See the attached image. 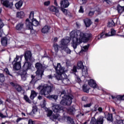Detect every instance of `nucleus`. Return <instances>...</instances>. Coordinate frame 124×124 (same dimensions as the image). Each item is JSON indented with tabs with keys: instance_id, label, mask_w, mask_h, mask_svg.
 Returning a JSON list of instances; mask_svg holds the SVG:
<instances>
[{
	"instance_id": "f257e3e1",
	"label": "nucleus",
	"mask_w": 124,
	"mask_h": 124,
	"mask_svg": "<svg viewBox=\"0 0 124 124\" xmlns=\"http://www.w3.org/2000/svg\"><path fill=\"white\" fill-rule=\"evenodd\" d=\"M70 36L71 38H73L71 43L72 46L74 49V51L77 54V53H79V55H82L83 53L87 52V51L89 50V47H90V45H89L81 47V50L79 51L76 49L79 44L82 42H87V41H88L90 38L92 37V34L84 33L83 32L80 31L74 30L70 33Z\"/></svg>"
},
{
	"instance_id": "f03ea898",
	"label": "nucleus",
	"mask_w": 124,
	"mask_h": 124,
	"mask_svg": "<svg viewBox=\"0 0 124 124\" xmlns=\"http://www.w3.org/2000/svg\"><path fill=\"white\" fill-rule=\"evenodd\" d=\"M54 68L56 71L57 75L55 77L57 80H62V82L65 85L69 83V79L67 78V76L64 73V70L61 65V63H58L57 66H54Z\"/></svg>"
},
{
	"instance_id": "7ed1b4c3",
	"label": "nucleus",
	"mask_w": 124,
	"mask_h": 124,
	"mask_svg": "<svg viewBox=\"0 0 124 124\" xmlns=\"http://www.w3.org/2000/svg\"><path fill=\"white\" fill-rule=\"evenodd\" d=\"M37 90H41L40 92V94L42 95H48L52 93V90L54 89V86L53 84L48 85L47 84H45L44 85H40L37 88Z\"/></svg>"
},
{
	"instance_id": "20e7f679",
	"label": "nucleus",
	"mask_w": 124,
	"mask_h": 124,
	"mask_svg": "<svg viewBox=\"0 0 124 124\" xmlns=\"http://www.w3.org/2000/svg\"><path fill=\"white\" fill-rule=\"evenodd\" d=\"M66 92L65 91H63L61 93L60 96L62 97V99L60 102L62 105H71L72 103V100L73 99V96H69L65 95Z\"/></svg>"
},
{
	"instance_id": "39448f33",
	"label": "nucleus",
	"mask_w": 124,
	"mask_h": 124,
	"mask_svg": "<svg viewBox=\"0 0 124 124\" xmlns=\"http://www.w3.org/2000/svg\"><path fill=\"white\" fill-rule=\"evenodd\" d=\"M35 67L37 69L36 72V78H37L38 80L42 79V76H43V73H44V69H45V67L43 66L42 63L38 62L35 63Z\"/></svg>"
},
{
	"instance_id": "423d86ee",
	"label": "nucleus",
	"mask_w": 124,
	"mask_h": 124,
	"mask_svg": "<svg viewBox=\"0 0 124 124\" xmlns=\"http://www.w3.org/2000/svg\"><path fill=\"white\" fill-rule=\"evenodd\" d=\"M22 58H23V55L20 56L16 55V58L12 62V64H13V69L15 70H19L21 69Z\"/></svg>"
},
{
	"instance_id": "0eeeda50",
	"label": "nucleus",
	"mask_w": 124,
	"mask_h": 124,
	"mask_svg": "<svg viewBox=\"0 0 124 124\" xmlns=\"http://www.w3.org/2000/svg\"><path fill=\"white\" fill-rule=\"evenodd\" d=\"M51 119L52 120H58L59 122H64L65 121V119H67V122H69L70 124H72L73 123V119L69 117H62L59 114H56L55 115H53L51 117Z\"/></svg>"
},
{
	"instance_id": "6e6552de",
	"label": "nucleus",
	"mask_w": 124,
	"mask_h": 124,
	"mask_svg": "<svg viewBox=\"0 0 124 124\" xmlns=\"http://www.w3.org/2000/svg\"><path fill=\"white\" fill-rule=\"evenodd\" d=\"M32 23L30 22V19L29 18H27L26 20V26L28 30H33V26H35V27L38 26V21L36 20V19H33L31 20Z\"/></svg>"
},
{
	"instance_id": "1a4fd4ad",
	"label": "nucleus",
	"mask_w": 124,
	"mask_h": 124,
	"mask_svg": "<svg viewBox=\"0 0 124 124\" xmlns=\"http://www.w3.org/2000/svg\"><path fill=\"white\" fill-rule=\"evenodd\" d=\"M116 34V31L114 29H111L110 32H108V33H104L102 32L100 35L98 36V40L99 39H102V38H105L106 37H108L109 36H113Z\"/></svg>"
},
{
	"instance_id": "9d476101",
	"label": "nucleus",
	"mask_w": 124,
	"mask_h": 124,
	"mask_svg": "<svg viewBox=\"0 0 124 124\" xmlns=\"http://www.w3.org/2000/svg\"><path fill=\"white\" fill-rule=\"evenodd\" d=\"M77 68L78 69H82V75L83 76H87L88 75V70L87 68H85L84 66V64L82 61H79L77 63Z\"/></svg>"
},
{
	"instance_id": "9b49d317",
	"label": "nucleus",
	"mask_w": 124,
	"mask_h": 124,
	"mask_svg": "<svg viewBox=\"0 0 124 124\" xmlns=\"http://www.w3.org/2000/svg\"><path fill=\"white\" fill-rule=\"evenodd\" d=\"M51 108L54 113H60L61 111H63V107L58 104H53Z\"/></svg>"
},
{
	"instance_id": "f8f14e48",
	"label": "nucleus",
	"mask_w": 124,
	"mask_h": 124,
	"mask_svg": "<svg viewBox=\"0 0 124 124\" xmlns=\"http://www.w3.org/2000/svg\"><path fill=\"white\" fill-rule=\"evenodd\" d=\"M70 42V39H63L61 40L60 47L62 49H64L68 46V43Z\"/></svg>"
},
{
	"instance_id": "ddd939ff",
	"label": "nucleus",
	"mask_w": 124,
	"mask_h": 124,
	"mask_svg": "<svg viewBox=\"0 0 124 124\" xmlns=\"http://www.w3.org/2000/svg\"><path fill=\"white\" fill-rule=\"evenodd\" d=\"M48 9H49L50 11H51V12H53V14L57 17H60L61 14L60 13L59 8L55 7L54 6H50L49 7Z\"/></svg>"
},
{
	"instance_id": "4468645a",
	"label": "nucleus",
	"mask_w": 124,
	"mask_h": 124,
	"mask_svg": "<svg viewBox=\"0 0 124 124\" xmlns=\"http://www.w3.org/2000/svg\"><path fill=\"white\" fill-rule=\"evenodd\" d=\"M0 1L4 6L8 7V8H11L13 5V2L10 1L8 0H0Z\"/></svg>"
},
{
	"instance_id": "2eb2a0df",
	"label": "nucleus",
	"mask_w": 124,
	"mask_h": 124,
	"mask_svg": "<svg viewBox=\"0 0 124 124\" xmlns=\"http://www.w3.org/2000/svg\"><path fill=\"white\" fill-rule=\"evenodd\" d=\"M31 56L32 54L31 51H26L24 54L26 62H28L29 61L31 62Z\"/></svg>"
},
{
	"instance_id": "dca6fc26",
	"label": "nucleus",
	"mask_w": 124,
	"mask_h": 124,
	"mask_svg": "<svg viewBox=\"0 0 124 124\" xmlns=\"http://www.w3.org/2000/svg\"><path fill=\"white\" fill-rule=\"evenodd\" d=\"M118 22V18H115L113 19H110L108 20V27L109 28H112L113 27H115L116 24H117Z\"/></svg>"
},
{
	"instance_id": "f3484780",
	"label": "nucleus",
	"mask_w": 124,
	"mask_h": 124,
	"mask_svg": "<svg viewBox=\"0 0 124 124\" xmlns=\"http://www.w3.org/2000/svg\"><path fill=\"white\" fill-rule=\"evenodd\" d=\"M31 64L30 62L26 61L23 66V70H21V71H28L29 69H31Z\"/></svg>"
},
{
	"instance_id": "a211bd4d",
	"label": "nucleus",
	"mask_w": 124,
	"mask_h": 124,
	"mask_svg": "<svg viewBox=\"0 0 124 124\" xmlns=\"http://www.w3.org/2000/svg\"><path fill=\"white\" fill-rule=\"evenodd\" d=\"M19 74L21 76V80L22 81H26V80H27V78H28V73H27V71L20 70Z\"/></svg>"
},
{
	"instance_id": "6ab92c4d",
	"label": "nucleus",
	"mask_w": 124,
	"mask_h": 124,
	"mask_svg": "<svg viewBox=\"0 0 124 124\" xmlns=\"http://www.w3.org/2000/svg\"><path fill=\"white\" fill-rule=\"evenodd\" d=\"M61 8H67L69 6L68 0H62L60 3Z\"/></svg>"
},
{
	"instance_id": "aec40b11",
	"label": "nucleus",
	"mask_w": 124,
	"mask_h": 124,
	"mask_svg": "<svg viewBox=\"0 0 124 124\" xmlns=\"http://www.w3.org/2000/svg\"><path fill=\"white\" fill-rule=\"evenodd\" d=\"M88 85L91 87V88H93V89H97V88H98L97 84H96V82H95V81L93 80V79L88 80Z\"/></svg>"
},
{
	"instance_id": "412c9836",
	"label": "nucleus",
	"mask_w": 124,
	"mask_h": 124,
	"mask_svg": "<svg viewBox=\"0 0 124 124\" xmlns=\"http://www.w3.org/2000/svg\"><path fill=\"white\" fill-rule=\"evenodd\" d=\"M24 26H25L24 23L20 22L16 26V30L18 31H21L24 30Z\"/></svg>"
},
{
	"instance_id": "4be33fe9",
	"label": "nucleus",
	"mask_w": 124,
	"mask_h": 124,
	"mask_svg": "<svg viewBox=\"0 0 124 124\" xmlns=\"http://www.w3.org/2000/svg\"><path fill=\"white\" fill-rule=\"evenodd\" d=\"M51 27L47 25H46L42 29L41 32H42V33H48Z\"/></svg>"
},
{
	"instance_id": "5701e85b",
	"label": "nucleus",
	"mask_w": 124,
	"mask_h": 124,
	"mask_svg": "<svg viewBox=\"0 0 124 124\" xmlns=\"http://www.w3.org/2000/svg\"><path fill=\"white\" fill-rule=\"evenodd\" d=\"M104 117L103 116H99L97 120L95 119L96 124H103L104 122Z\"/></svg>"
},
{
	"instance_id": "b1692460",
	"label": "nucleus",
	"mask_w": 124,
	"mask_h": 124,
	"mask_svg": "<svg viewBox=\"0 0 124 124\" xmlns=\"http://www.w3.org/2000/svg\"><path fill=\"white\" fill-rule=\"evenodd\" d=\"M83 22L87 28H88L92 25V21L88 18L84 19Z\"/></svg>"
},
{
	"instance_id": "393cba45",
	"label": "nucleus",
	"mask_w": 124,
	"mask_h": 124,
	"mask_svg": "<svg viewBox=\"0 0 124 124\" xmlns=\"http://www.w3.org/2000/svg\"><path fill=\"white\" fill-rule=\"evenodd\" d=\"M8 41V39L6 37H3L1 39V43L2 46L5 47L6 45H7V42Z\"/></svg>"
},
{
	"instance_id": "a878e982",
	"label": "nucleus",
	"mask_w": 124,
	"mask_h": 124,
	"mask_svg": "<svg viewBox=\"0 0 124 124\" xmlns=\"http://www.w3.org/2000/svg\"><path fill=\"white\" fill-rule=\"evenodd\" d=\"M16 17L19 19H22L25 17V13L23 11L17 12L16 13Z\"/></svg>"
},
{
	"instance_id": "bb28decb",
	"label": "nucleus",
	"mask_w": 124,
	"mask_h": 124,
	"mask_svg": "<svg viewBox=\"0 0 124 124\" xmlns=\"http://www.w3.org/2000/svg\"><path fill=\"white\" fill-rule=\"evenodd\" d=\"M117 10L119 14H122L124 12V6H122L121 5H118L117 6Z\"/></svg>"
},
{
	"instance_id": "cd10ccee",
	"label": "nucleus",
	"mask_w": 124,
	"mask_h": 124,
	"mask_svg": "<svg viewBox=\"0 0 124 124\" xmlns=\"http://www.w3.org/2000/svg\"><path fill=\"white\" fill-rule=\"evenodd\" d=\"M32 80L30 82V85H33L36 81L39 80L37 79V78H36V76H31Z\"/></svg>"
},
{
	"instance_id": "c85d7f7f",
	"label": "nucleus",
	"mask_w": 124,
	"mask_h": 124,
	"mask_svg": "<svg viewBox=\"0 0 124 124\" xmlns=\"http://www.w3.org/2000/svg\"><path fill=\"white\" fill-rule=\"evenodd\" d=\"M75 108L74 107H70L68 109V112L70 114V115H73L74 113H75Z\"/></svg>"
},
{
	"instance_id": "c756f323",
	"label": "nucleus",
	"mask_w": 124,
	"mask_h": 124,
	"mask_svg": "<svg viewBox=\"0 0 124 124\" xmlns=\"http://www.w3.org/2000/svg\"><path fill=\"white\" fill-rule=\"evenodd\" d=\"M46 112H47V117H50V119H52L53 121H54V120H55V119H52V116L53 115H56V114H53V115H52V114H53V111H52L51 110L49 109H48V108H47Z\"/></svg>"
},
{
	"instance_id": "7c9ffc66",
	"label": "nucleus",
	"mask_w": 124,
	"mask_h": 124,
	"mask_svg": "<svg viewBox=\"0 0 124 124\" xmlns=\"http://www.w3.org/2000/svg\"><path fill=\"white\" fill-rule=\"evenodd\" d=\"M82 90L84 93H89V90H90V88H89V86L87 84H84L82 86Z\"/></svg>"
},
{
	"instance_id": "2f4dec72",
	"label": "nucleus",
	"mask_w": 124,
	"mask_h": 124,
	"mask_svg": "<svg viewBox=\"0 0 124 124\" xmlns=\"http://www.w3.org/2000/svg\"><path fill=\"white\" fill-rule=\"evenodd\" d=\"M23 5V1L20 0L17 3H16L15 6L17 9H19V8H21V7Z\"/></svg>"
},
{
	"instance_id": "473e14b6",
	"label": "nucleus",
	"mask_w": 124,
	"mask_h": 124,
	"mask_svg": "<svg viewBox=\"0 0 124 124\" xmlns=\"http://www.w3.org/2000/svg\"><path fill=\"white\" fill-rule=\"evenodd\" d=\"M58 97H59V96L57 95H50L49 96H46V98H48L49 99H54V100H57L58 99Z\"/></svg>"
},
{
	"instance_id": "72a5a7b5",
	"label": "nucleus",
	"mask_w": 124,
	"mask_h": 124,
	"mask_svg": "<svg viewBox=\"0 0 124 124\" xmlns=\"http://www.w3.org/2000/svg\"><path fill=\"white\" fill-rule=\"evenodd\" d=\"M36 95H37V93H36V92H35V91L33 90L31 91V96H30L31 99H33L34 97L36 96Z\"/></svg>"
},
{
	"instance_id": "f704fd0d",
	"label": "nucleus",
	"mask_w": 124,
	"mask_h": 124,
	"mask_svg": "<svg viewBox=\"0 0 124 124\" xmlns=\"http://www.w3.org/2000/svg\"><path fill=\"white\" fill-rule=\"evenodd\" d=\"M105 117L108 121H112L113 119V116L112 115V114L108 113L105 115Z\"/></svg>"
},
{
	"instance_id": "c9c22d12",
	"label": "nucleus",
	"mask_w": 124,
	"mask_h": 124,
	"mask_svg": "<svg viewBox=\"0 0 124 124\" xmlns=\"http://www.w3.org/2000/svg\"><path fill=\"white\" fill-rule=\"evenodd\" d=\"M37 107L36 106H33L32 107V110L31 112V115H35V113L37 112Z\"/></svg>"
},
{
	"instance_id": "e433bc0d",
	"label": "nucleus",
	"mask_w": 124,
	"mask_h": 124,
	"mask_svg": "<svg viewBox=\"0 0 124 124\" xmlns=\"http://www.w3.org/2000/svg\"><path fill=\"white\" fill-rule=\"evenodd\" d=\"M62 50H64V51L67 53L70 54L71 53V50L69 49L67 46L65 47L64 49H62Z\"/></svg>"
},
{
	"instance_id": "4c0bfd02",
	"label": "nucleus",
	"mask_w": 124,
	"mask_h": 124,
	"mask_svg": "<svg viewBox=\"0 0 124 124\" xmlns=\"http://www.w3.org/2000/svg\"><path fill=\"white\" fill-rule=\"evenodd\" d=\"M88 0H78V2L79 4H85L87 2Z\"/></svg>"
},
{
	"instance_id": "58836bf2",
	"label": "nucleus",
	"mask_w": 124,
	"mask_h": 124,
	"mask_svg": "<svg viewBox=\"0 0 124 124\" xmlns=\"http://www.w3.org/2000/svg\"><path fill=\"white\" fill-rule=\"evenodd\" d=\"M0 82H4V75H3V74H0Z\"/></svg>"
},
{
	"instance_id": "ea45409f",
	"label": "nucleus",
	"mask_w": 124,
	"mask_h": 124,
	"mask_svg": "<svg viewBox=\"0 0 124 124\" xmlns=\"http://www.w3.org/2000/svg\"><path fill=\"white\" fill-rule=\"evenodd\" d=\"M53 47L55 52H57L58 51H59V46L58 45V44H54L53 45Z\"/></svg>"
},
{
	"instance_id": "a19ab883",
	"label": "nucleus",
	"mask_w": 124,
	"mask_h": 124,
	"mask_svg": "<svg viewBox=\"0 0 124 124\" xmlns=\"http://www.w3.org/2000/svg\"><path fill=\"white\" fill-rule=\"evenodd\" d=\"M34 13L33 12H31L30 14L29 18L31 21L32 20H33V17H34Z\"/></svg>"
},
{
	"instance_id": "79ce46f5",
	"label": "nucleus",
	"mask_w": 124,
	"mask_h": 124,
	"mask_svg": "<svg viewBox=\"0 0 124 124\" xmlns=\"http://www.w3.org/2000/svg\"><path fill=\"white\" fill-rule=\"evenodd\" d=\"M24 98L27 102H28V103H31V100L29 98V97H28L27 95H25L24 96Z\"/></svg>"
},
{
	"instance_id": "37998d69",
	"label": "nucleus",
	"mask_w": 124,
	"mask_h": 124,
	"mask_svg": "<svg viewBox=\"0 0 124 124\" xmlns=\"http://www.w3.org/2000/svg\"><path fill=\"white\" fill-rule=\"evenodd\" d=\"M64 8H61V10L65 15H67V10Z\"/></svg>"
},
{
	"instance_id": "c03bdc74",
	"label": "nucleus",
	"mask_w": 124,
	"mask_h": 124,
	"mask_svg": "<svg viewBox=\"0 0 124 124\" xmlns=\"http://www.w3.org/2000/svg\"><path fill=\"white\" fill-rule=\"evenodd\" d=\"M16 88L18 92H21L22 91V87L19 85H16Z\"/></svg>"
},
{
	"instance_id": "a18cd8bd",
	"label": "nucleus",
	"mask_w": 124,
	"mask_h": 124,
	"mask_svg": "<svg viewBox=\"0 0 124 124\" xmlns=\"http://www.w3.org/2000/svg\"><path fill=\"white\" fill-rule=\"evenodd\" d=\"M92 105H93V104L92 103H90L89 104H86L84 105V107L85 108H87L91 107V106H92Z\"/></svg>"
},
{
	"instance_id": "49530a36",
	"label": "nucleus",
	"mask_w": 124,
	"mask_h": 124,
	"mask_svg": "<svg viewBox=\"0 0 124 124\" xmlns=\"http://www.w3.org/2000/svg\"><path fill=\"white\" fill-rule=\"evenodd\" d=\"M6 115H3V114L1 113V112H0V118H7V112L6 111Z\"/></svg>"
},
{
	"instance_id": "de8ad7c7",
	"label": "nucleus",
	"mask_w": 124,
	"mask_h": 124,
	"mask_svg": "<svg viewBox=\"0 0 124 124\" xmlns=\"http://www.w3.org/2000/svg\"><path fill=\"white\" fill-rule=\"evenodd\" d=\"M79 13H84V9L83 8L82 6H80L79 10L78 11Z\"/></svg>"
},
{
	"instance_id": "09e8293b",
	"label": "nucleus",
	"mask_w": 124,
	"mask_h": 124,
	"mask_svg": "<svg viewBox=\"0 0 124 124\" xmlns=\"http://www.w3.org/2000/svg\"><path fill=\"white\" fill-rule=\"evenodd\" d=\"M93 14H94V11H90L88 13V16H93Z\"/></svg>"
},
{
	"instance_id": "8fccbe9b",
	"label": "nucleus",
	"mask_w": 124,
	"mask_h": 124,
	"mask_svg": "<svg viewBox=\"0 0 124 124\" xmlns=\"http://www.w3.org/2000/svg\"><path fill=\"white\" fill-rule=\"evenodd\" d=\"M4 71L7 73V74H8V75H10V76H12V77H13V76L12 75L10 74V73H9V71L8 70V69L5 68L4 69Z\"/></svg>"
},
{
	"instance_id": "3c124183",
	"label": "nucleus",
	"mask_w": 124,
	"mask_h": 124,
	"mask_svg": "<svg viewBox=\"0 0 124 124\" xmlns=\"http://www.w3.org/2000/svg\"><path fill=\"white\" fill-rule=\"evenodd\" d=\"M4 26V24H3V22H2V20L0 18V30L3 28V26Z\"/></svg>"
},
{
	"instance_id": "603ef678",
	"label": "nucleus",
	"mask_w": 124,
	"mask_h": 124,
	"mask_svg": "<svg viewBox=\"0 0 124 124\" xmlns=\"http://www.w3.org/2000/svg\"><path fill=\"white\" fill-rule=\"evenodd\" d=\"M6 97H7V99L6 100V101L7 102H10V98H11L10 97V95L9 94L7 95Z\"/></svg>"
},
{
	"instance_id": "864d4df0",
	"label": "nucleus",
	"mask_w": 124,
	"mask_h": 124,
	"mask_svg": "<svg viewBox=\"0 0 124 124\" xmlns=\"http://www.w3.org/2000/svg\"><path fill=\"white\" fill-rule=\"evenodd\" d=\"M50 1H47L44 2V5H45L46 6H48V5H50Z\"/></svg>"
},
{
	"instance_id": "5fc2aeb1",
	"label": "nucleus",
	"mask_w": 124,
	"mask_h": 124,
	"mask_svg": "<svg viewBox=\"0 0 124 124\" xmlns=\"http://www.w3.org/2000/svg\"><path fill=\"white\" fill-rule=\"evenodd\" d=\"M118 124H124V120H120L117 121Z\"/></svg>"
},
{
	"instance_id": "6e6d98bb",
	"label": "nucleus",
	"mask_w": 124,
	"mask_h": 124,
	"mask_svg": "<svg viewBox=\"0 0 124 124\" xmlns=\"http://www.w3.org/2000/svg\"><path fill=\"white\" fill-rule=\"evenodd\" d=\"M97 110L100 113H102V111H103V109L101 107H99Z\"/></svg>"
},
{
	"instance_id": "4d7b16f0",
	"label": "nucleus",
	"mask_w": 124,
	"mask_h": 124,
	"mask_svg": "<svg viewBox=\"0 0 124 124\" xmlns=\"http://www.w3.org/2000/svg\"><path fill=\"white\" fill-rule=\"evenodd\" d=\"M73 72H77V68L76 66H74L73 69Z\"/></svg>"
},
{
	"instance_id": "13d9d810",
	"label": "nucleus",
	"mask_w": 124,
	"mask_h": 124,
	"mask_svg": "<svg viewBox=\"0 0 124 124\" xmlns=\"http://www.w3.org/2000/svg\"><path fill=\"white\" fill-rule=\"evenodd\" d=\"M42 107H45L46 106V101L45 100H43V103L42 105Z\"/></svg>"
},
{
	"instance_id": "bf43d9fd",
	"label": "nucleus",
	"mask_w": 124,
	"mask_h": 124,
	"mask_svg": "<svg viewBox=\"0 0 124 124\" xmlns=\"http://www.w3.org/2000/svg\"><path fill=\"white\" fill-rule=\"evenodd\" d=\"M22 120H23V118H18L16 120V123H19V122H20Z\"/></svg>"
},
{
	"instance_id": "052dcab7",
	"label": "nucleus",
	"mask_w": 124,
	"mask_h": 124,
	"mask_svg": "<svg viewBox=\"0 0 124 124\" xmlns=\"http://www.w3.org/2000/svg\"><path fill=\"white\" fill-rule=\"evenodd\" d=\"M87 99L88 98L86 96H83L82 98V100H83V101H86Z\"/></svg>"
},
{
	"instance_id": "680f3d73",
	"label": "nucleus",
	"mask_w": 124,
	"mask_h": 124,
	"mask_svg": "<svg viewBox=\"0 0 124 124\" xmlns=\"http://www.w3.org/2000/svg\"><path fill=\"white\" fill-rule=\"evenodd\" d=\"M2 33H3V30H0V37H1V36L2 35Z\"/></svg>"
},
{
	"instance_id": "e2e57ef3",
	"label": "nucleus",
	"mask_w": 124,
	"mask_h": 124,
	"mask_svg": "<svg viewBox=\"0 0 124 124\" xmlns=\"http://www.w3.org/2000/svg\"><path fill=\"white\" fill-rule=\"evenodd\" d=\"M10 85H11V86H13V87H16V86H17V84H15L13 82H10Z\"/></svg>"
},
{
	"instance_id": "0e129e2a",
	"label": "nucleus",
	"mask_w": 124,
	"mask_h": 124,
	"mask_svg": "<svg viewBox=\"0 0 124 124\" xmlns=\"http://www.w3.org/2000/svg\"><path fill=\"white\" fill-rule=\"evenodd\" d=\"M97 107L98 106H95L94 107V109H93V111H94L95 112H96V111H97Z\"/></svg>"
},
{
	"instance_id": "69168bd1",
	"label": "nucleus",
	"mask_w": 124,
	"mask_h": 124,
	"mask_svg": "<svg viewBox=\"0 0 124 124\" xmlns=\"http://www.w3.org/2000/svg\"><path fill=\"white\" fill-rule=\"evenodd\" d=\"M46 78L48 79H52V78H53V77H52V75H50L46 76Z\"/></svg>"
},
{
	"instance_id": "338daca9",
	"label": "nucleus",
	"mask_w": 124,
	"mask_h": 124,
	"mask_svg": "<svg viewBox=\"0 0 124 124\" xmlns=\"http://www.w3.org/2000/svg\"><path fill=\"white\" fill-rule=\"evenodd\" d=\"M29 124H33V121L31 120H29Z\"/></svg>"
},
{
	"instance_id": "774afa93",
	"label": "nucleus",
	"mask_w": 124,
	"mask_h": 124,
	"mask_svg": "<svg viewBox=\"0 0 124 124\" xmlns=\"http://www.w3.org/2000/svg\"><path fill=\"white\" fill-rule=\"evenodd\" d=\"M54 3L55 6H58V2H57V0H54Z\"/></svg>"
}]
</instances>
